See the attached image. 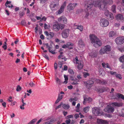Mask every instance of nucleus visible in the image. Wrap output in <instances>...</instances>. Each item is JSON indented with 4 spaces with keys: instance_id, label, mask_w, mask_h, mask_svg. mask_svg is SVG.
<instances>
[{
    "instance_id": "f3484780",
    "label": "nucleus",
    "mask_w": 124,
    "mask_h": 124,
    "mask_svg": "<svg viewBox=\"0 0 124 124\" xmlns=\"http://www.w3.org/2000/svg\"><path fill=\"white\" fill-rule=\"evenodd\" d=\"M105 111L109 113L113 112L114 111V108L108 106L105 109Z\"/></svg>"
},
{
    "instance_id": "13d9d810",
    "label": "nucleus",
    "mask_w": 124,
    "mask_h": 124,
    "mask_svg": "<svg viewBox=\"0 0 124 124\" xmlns=\"http://www.w3.org/2000/svg\"><path fill=\"white\" fill-rule=\"evenodd\" d=\"M62 105V102L61 103L60 105H59L57 106L56 107V109H58V108H61V107Z\"/></svg>"
},
{
    "instance_id": "6e6d98bb",
    "label": "nucleus",
    "mask_w": 124,
    "mask_h": 124,
    "mask_svg": "<svg viewBox=\"0 0 124 124\" xmlns=\"http://www.w3.org/2000/svg\"><path fill=\"white\" fill-rule=\"evenodd\" d=\"M107 83V82L105 80H103L101 81V84H106Z\"/></svg>"
},
{
    "instance_id": "338daca9",
    "label": "nucleus",
    "mask_w": 124,
    "mask_h": 124,
    "mask_svg": "<svg viewBox=\"0 0 124 124\" xmlns=\"http://www.w3.org/2000/svg\"><path fill=\"white\" fill-rule=\"evenodd\" d=\"M96 82L97 83H101V81L100 79H97L96 80Z\"/></svg>"
},
{
    "instance_id": "7c9ffc66",
    "label": "nucleus",
    "mask_w": 124,
    "mask_h": 124,
    "mask_svg": "<svg viewBox=\"0 0 124 124\" xmlns=\"http://www.w3.org/2000/svg\"><path fill=\"white\" fill-rule=\"evenodd\" d=\"M102 64L103 67L104 68H110L109 64L108 63H102Z\"/></svg>"
},
{
    "instance_id": "5701e85b",
    "label": "nucleus",
    "mask_w": 124,
    "mask_h": 124,
    "mask_svg": "<svg viewBox=\"0 0 124 124\" xmlns=\"http://www.w3.org/2000/svg\"><path fill=\"white\" fill-rule=\"evenodd\" d=\"M78 44L79 46L80 47H83L85 46L84 44V42L81 39H80L78 41Z\"/></svg>"
},
{
    "instance_id": "680f3d73",
    "label": "nucleus",
    "mask_w": 124,
    "mask_h": 124,
    "mask_svg": "<svg viewBox=\"0 0 124 124\" xmlns=\"http://www.w3.org/2000/svg\"><path fill=\"white\" fill-rule=\"evenodd\" d=\"M2 47L4 50H6L7 48V46L6 45L3 44V45L2 46Z\"/></svg>"
},
{
    "instance_id": "2eb2a0df",
    "label": "nucleus",
    "mask_w": 124,
    "mask_h": 124,
    "mask_svg": "<svg viewBox=\"0 0 124 124\" xmlns=\"http://www.w3.org/2000/svg\"><path fill=\"white\" fill-rule=\"evenodd\" d=\"M77 5V3H72L69 4L67 7V9L70 11L71 10H73L75 8V6Z\"/></svg>"
},
{
    "instance_id": "37998d69",
    "label": "nucleus",
    "mask_w": 124,
    "mask_h": 124,
    "mask_svg": "<svg viewBox=\"0 0 124 124\" xmlns=\"http://www.w3.org/2000/svg\"><path fill=\"white\" fill-rule=\"evenodd\" d=\"M75 77V76L74 75L70 76V79L72 80H74L75 81H76V79L75 78L74 79Z\"/></svg>"
},
{
    "instance_id": "cd10ccee",
    "label": "nucleus",
    "mask_w": 124,
    "mask_h": 124,
    "mask_svg": "<svg viewBox=\"0 0 124 124\" xmlns=\"http://www.w3.org/2000/svg\"><path fill=\"white\" fill-rule=\"evenodd\" d=\"M116 33L114 31H110L109 34V36L110 37H113L116 36Z\"/></svg>"
},
{
    "instance_id": "c9c22d12",
    "label": "nucleus",
    "mask_w": 124,
    "mask_h": 124,
    "mask_svg": "<svg viewBox=\"0 0 124 124\" xmlns=\"http://www.w3.org/2000/svg\"><path fill=\"white\" fill-rule=\"evenodd\" d=\"M25 14V13L23 12H20L19 13V15L20 18H21Z\"/></svg>"
},
{
    "instance_id": "a878e982",
    "label": "nucleus",
    "mask_w": 124,
    "mask_h": 124,
    "mask_svg": "<svg viewBox=\"0 0 124 124\" xmlns=\"http://www.w3.org/2000/svg\"><path fill=\"white\" fill-rule=\"evenodd\" d=\"M74 27L75 29L79 30L81 32L83 30V28L82 25L77 26L75 25V24L74 25Z\"/></svg>"
},
{
    "instance_id": "09e8293b",
    "label": "nucleus",
    "mask_w": 124,
    "mask_h": 124,
    "mask_svg": "<svg viewBox=\"0 0 124 124\" xmlns=\"http://www.w3.org/2000/svg\"><path fill=\"white\" fill-rule=\"evenodd\" d=\"M71 120L69 119L65 121V122L66 124H71Z\"/></svg>"
},
{
    "instance_id": "7ed1b4c3",
    "label": "nucleus",
    "mask_w": 124,
    "mask_h": 124,
    "mask_svg": "<svg viewBox=\"0 0 124 124\" xmlns=\"http://www.w3.org/2000/svg\"><path fill=\"white\" fill-rule=\"evenodd\" d=\"M95 2L91 0H87L85 4V7L86 9L85 10L86 12L87 11H91L93 9V6Z\"/></svg>"
},
{
    "instance_id": "49530a36",
    "label": "nucleus",
    "mask_w": 124,
    "mask_h": 124,
    "mask_svg": "<svg viewBox=\"0 0 124 124\" xmlns=\"http://www.w3.org/2000/svg\"><path fill=\"white\" fill-rule=\"evenodd\" d=\"M79 81V79H76V81L74 82H72V84L73 85H76L78 84V82Z\"/></svg>"
},
{
    "instance_id": "20e7f679",
    "label": "nucleus",
    "mask_w": 124,
    "mask_h": 124,
    "mask_svg": "<svg viewBox=\"0 0 124 124\" xmlns=\"http://www.w3.org/2000/svg\"><path fill=\"white\" fill-rule=\"evenodd\" d=\"M111 47L109 45H107L102 47L99 51V54H108L109 52L111 51Z\"/></svg>"
},
{
    "instance_id": "c756f323",
    "label": "nucleus",
    "mask_w": 124,
    "mask_h": 124,
    "mask_svg": "<svg viewBox=\"0 0 124 124\" xmlns=\"http://www.w3.org/2000/svg\"><path fill=\"white\" fill-rule=\"evenodd\" d=\"M52 48L49 46V47H48V50L51 53L53 54H56V52H54V50H52Z\"/></svg>"
},
{
    "instance_id": "de8ad7c7",
    "label": "nucleus",
    "mask_w": 124,
    "mask_h": 124,
    "mask_svg": "<svg viewBox=\"0 0 124 124\" xmlns=\"http://www.w3.org/2000/svg\"><path fill=\"white\" fill-rule=\"evenodd\" d=\"M109 73L111 74L112 75H116V72L113 71H110L109 72Z\"/></svg>"
},
{
    "instance_id": "9b49d317",
    "label": "nucleus",
    "mask_w": 124,
    "mask_h": 124,
    "mask_svg": "<svg viewBox=\"0 0 124 124\" xmlns=\"http://www.w3.org/2000/svg\"><path fill=\"white\" fill-rule=\"evenodd\" d=\"M69 30L68 29H66L63 30L62 33V37L64 38H67L69 35Z\"/></svg>"
},
{
    "instance_id": "f8f14e48",
    "label": "nucleus",
    "mask_w": 124,
    "mask_h": 124,
    "mask_svg": "<svg viewBox=\"0 0 124 124\" xmlns=\"http://www.w3.org/2000/svg\"><path fill=\"white\" fill-rule=\"evenodd\" d=\"M44 33L46 35L47 39L48 40L52 39L54 35V33L53 32H51L48 33L47 31H44Z\"/></svg>"
},
{
    "instance_id": "052dcab7",
    "label": "nucleus",
    "mask_w": 124,
    "mask_h": 124,
    "mask_svg": "<svg viewBox=\"0 0 124 124\" xmlns=\"http://www.w3.org/2000/svg\"><path fill=\"white\" fill-rule=\"evenodd\" d=\"M63 97L62 95H61L60 94H59L58 97V98L60 99V100H61L62 98Z\"/></svg>"
},
{
    "instance_id": "9d476101",
    "label": "nucleus",
    "mask_w": 124,
    "mask_h": 124,
    "mask_svg": "<svg viewBox=\"0 0 124 124\" xmlns=\"http://www.w3.org/2000/svg\"><path fill=\"white\" fill-rule=\"evenodd\" d=\"M105 10L104 14L108 17V18L110 20L113 19L114 18L113 14L109 12L108 10L106 9Z\"/></svg>"
},
{
    "instance_id": "6e6552de",
    "label": "nucleus",
    "mask_w": 124,
    "mask_h": 124,
    "mask_svg": "<svg viewBox=\"0 0 124 124\" xmlns=\"http://www.w3.org/2000/svg\"><path fill=\"white\" fill-rule=\"evenodd\" d=\"M100 25L102 27H106L109 24L108 21L105 19H101L100 21Z\"/></svg>"
},
{
    "instance_id": "5fc2aeb1",
    "label": "nucleus",
    "mask_w": 124,
    "mask_h": 124,
    "mask_svg": "<svg viewBox=\"0 0 124 124\" xmlns=\"http://www.w3.org/2000/svg\"><path fill=\"white\" fill-rule=\"evenodd\" d=\"M29 85L31 87H33L35 86V84L32 82H31L29 84Z\"/></svg>"
},
{
    "instance_id": "a18cd8bd",
    "label": "nucleus",
    "mask_w": 124,
    "mask_h": 124,
    "mask_svg": "<svg viewBox=\"0 0 124 124\" xmlns=\"http://www.w3.org/2000/svg\"><path fill=\"white\" fill-rule=\"evenodd\" d=\"M89 76V74L88 73L86 72H85L83 75L84 77L85 78H86L87 76Z\"/></svg>"
},
{
    "instance_id": "393cba45",
    "label": "nucleus",
    "mask_w": 124,
    "mask_h": 124,
    "mask_svg": "<svg viewBox=\"0 0 124 124\" xmlns=\"http://www.w3.org/2000/svg\"><path fill=\"white\" fill-rule=\"evenodd\" d=\"M112 104L113 106L120 107L122 106L123 104L122 103H119L117 102H114L112 103Z\"/></svg>"
},
{
    "instance_id": "bb28decb",
    "label": "nucleus",
    "mask_w": 124,
    "mask_h": 124,
    "mask_svg": "<svg viewBox=\"0 0 124 124\" xmlns=\"http://www.w3.org/2000/svg\"><path fill=\"white\" fill-rule=\"evenodd\" d=\"M62 107L64 109H69L70 107V106L68 104H65L62 103Z\"/></svg>"
},
{
    "instance_id": "c85d7f7f",
    "label": "nucleus",
    "mask_w": 124,
    "mask_h": 124,
    "mask_svg": "<svg viewBox=\"0 0 124 124\" xmlns=\"http://www.w3.org/2000/svg\"><path fill=\"white\" fill-rule=\"evenodd\" d=\"M90 108V107L89 106L85 107L83 109V111L85 113H86L89 111Z\"/></svg>"
},
{
    "instance_id": "4be33fe9",
    "label": "nucleus",
    "mask_w": 124,
    "mask_h": 124,
    "mask_svg": "<svg viewBox=\"0 0 124 124\" xmlns=\"http://www.w3.org/2000/svg\"><path fill=\"white\" fill-rule=\"evenodd\" d=\"M116 97L115 98V99L121 98L124 100V95L119 93H118L115 95Z\"/></svg>"
},
{
    "instance_id": "603ef678",
    "label": "nucleus",
    "mask_w": 124,
    "mask_h": 124,
    "mask_svg": "<svg viewBox=\"0 0 124 124\" xmlns=\"http://www.w3.org/2000/svg\"><path fill=\"white\" fill-rule=\"evenodd\" d=\"M100 122L102 123H105L107 124L108 123V121H107L103 120L102 119H100Z\"/></svg>"
},
{
    "instance_id": "f257e3e1",
    "label": "nucleus",
    "mask_w": 124,
    "mask_h": 124,
    "mask_svg": "<svg viewBox=\"0 0 124 124\" xmlns=\"http://www.w3.org/2000/svg\"><path fill=\"white\" fill-rule=\"evenodd\" d=\"M89 37L92 43L95 47H97L101 45L102 43L100 40L95 35L91 34Z\"/></svg>"
},
{
    "instance_id": "4468645a",
    "label": "nucleus",
    "mask_w": 124,
    "mask_h": 124,
    "mask_svg": "<svg viewBox=\"0 0 124 124\" xmlns=\"http://www.w3.org/2000/svg\"><path fill=\"white\" fill-rule=\"evenodd\" d=\"M66 1L64 2L61 7L60 9L56 12V13L57 14H61L63 11L65 7L66 6Z\"/></svg>"
},
{
    "instance_id": "0e129e2a",
    "label": "nucleus",
    "mask_w": 124,
    "mask_h": 124,
    "mask_svg": "<svg viewBox=\"0 0 124 124\" xmlns=\"http://www.w3.org/2000/svg\"><path fill=\"white\" fill-rule=\"evenodd\" d=\"M24 105L23 104L21 106H20V108L22 109H24V108L23 107H24Z\"/></svg>"
},
{
    "instance_id": "69168bd1",
    "label": "nucleus",
    "mask_w": 124,
    "mask_h": 124,
    "mask_svg": "<svg viewBox=\"0 0 124 124\" xmlns=\"http://www.w3.org/2000/svg\"><path fill=\"white\" fill-rule=\"evenodd\" d=\"M68 69V67L67 66L65 65L64 66L63 70H67Z\"/></svg>"
},
{
    "instance_id": "473e14b6",
    "label": "nucleus",
    "mask_w": 124,
    "mask_h": 124,
    "mask_svg": "<svg viewBox=\"0 0 124 124\" xmlns=\"http://www.w3.org/2000/svg\"><path fill=\"white\" fill-rule=\"evenodd\" d=\"M64 77L65 78V81L64 82V83H65V84H66L68 82V76L65 75H64Z\"/></svg>"
},
{
    "instance_id": "2f4dec72",
    "label": "nucleus",
    "mask_w": 124,
    "mask_h": 124,
    "mask_svg": "<svg viewBox=\"0 0 124 124\" xmlns=\"http://www.w3.org/2000/svg\"><path fill=\"white\" fill-rule=\"evenodd\" d=\"M116 6L115 5H113L111 7V10L114 13H116Z\"/></svg>"
},
{
    "instance_id": "e2e57ef3",
    "label": "nucleus",
    "mask_w": 124,
    "mask_h": 124,
    "mask_svg": "<svg viewBox=\"0 0 124 124\" xmlns=\"http://www.w3.org/2000/svg\"><path fill=\"white\" fill-rule=\"evenodd\" d=\"M74 117L76 119H77L79 117V115L78 114H76L74 116Z\"/></svg>"
},
{
    "instance_id": "a19ab883",
    "label": "nucleus",
    "mask_w": 124,
    "mask_h": 124,
    "mask_svg": "<svg viewBox=\"0 0 124 124\" xmlns=\"http://www.w3.org/2000/svg\"><path fill=\"white\" fill-rule=\"evenodd\" d=\"M43 56L46 59L48 60H49V57L46 54H42Z\"/></svg>"
},
{
    "instance_id": "6ab92c4d",
    "label": "nucleus",
    "mask_w": 124,
    "mask_h": 124,
    "mask_svg": "<svg viewBox=\"0 0 124 124\" xmlns=\"http://www.w3.org/2000/svg\"><path fill=\"white\" fill-rule=\"evenodd\" d=\"M58 21L59 22L63 21V23L65 24H67V19L64 16H62L59 18Z\"/></svg>"
},
{
    "instance_id": "3c124183",
    "label": "nucleus",
    "mask_w": 124,
    "mask_h": 124,
    "mask_svg": "<svg viewBox=\"0 0 124 124\" xmlns=\"http://www.w3.org/2000/svg\"><path fill=\"white\" fill-rule=\"evenodd\" d=\"M118 50L122 53L124 52V46L121 48H119Z\"/></svg>"
},
{
    "instance_id": "0eeeda50",
    "label": "nucleus",
    "mask_w": 124,
    "mask_h": 124,
    "mask_svg": "<svg viewBox=\"0 0 124 124\" xmlns=\"http://www.w3.org/2000/svg\"><path fill=\"white\" fill-rule=\"evenodd\" d=\"M92 112L93 115L95 116H100L101 114L100 109L96 107L92 108Z\"/></svg>"
},
{
    "instance_id": "79ce46f5",
    "label": "nucleus",
    "mask_w": 124,
    "mask_h": 124,
    "mask_svg": "<svg viewBox=\"0 0 124 124\" xmlns=\"http://www.w3.org/2000/svg\"><path fill=\"white\" fill-rule=\"evenodd\" d=\"M22 90L21 87L20 85H17L16 89V91L17 92H19L21 91Z\"/></svg>"
},
{
    "instance_id": "bf43d9fd",
    "label": "nucleus",
    "mask_w": 124,
    "mask_h": 124,
    "mask_svg": "<svg viewBox=\"0 0 124 124\" xmlns=\"http://www.w3.org/2000/svg\"><path fill=\"white\" fill-rule=\"evenodd\" d=\"M49 27H50V26H48V25L46 23H45L44 24V28L45 29H49Z\"/></svg>"
},
{
    "instance_id": "4c0bfd02",
    "label": "nucleus",
    "mask_w": 124,
    "mask_h": 124,
    "mask_svg": "<svg viewBox=\"0 0 124 124\" xmlns=\"http://www.w3.org/2000/svg\"><path fill=\"white\" fill-rule=\"evenodd\" d=\"M56 81L57 84L60 85L61 84V82L60 79L58 78H56Z\"/></svg>"
},
{
    "instance_id": "58836bf2",
    "label": "nucleus",
    "mask_w": 124,
    "mask_h": 124,
    "mask_svg": "<svg viewBox=\"0 0 124 124\" xmlns=\"http://www.w3.org/2000/svg\"><path fill=\"white\" fill-rule=\"evenodd\" d=\"M73 46V44L71 42H69L67 43V48H69L70 46L72 47Z\"/></svg>"
},
{
    "instance_id": "39448f33",
    "label": "nucleus",
    "mask_w": 124,
    "mask_h": 124,
    "mask_svg": "<svg viewBox=\"0 0 124 124\" xmlns=\"http://www.w3.org/2000/svg\"><path fill=\"white\" fill-rule=\"evenodd\" d=\"M64 24L58 23L53 24L52 26L53 30L57 32L59 31L60 29L62 30L64 28Z\"/></svg>"
},
{
    "instance_id": "1a4fd4ad",
    "label": "nucleus",
    "mask_w": 124,
    "mask_h": 124,
    "mask_svg": "<svg viewBox=\"0 0 124 124\" xmlns=\"http://www.w3.org/2000/svg\"><path fill=\"white\" fill-rule=\"evenodd\" d=\"M116 43L118 45H121L124 43V37H119L117 38L115 40Z\"/></svg>"
},
{
    "instance_id": "4d7b16f0",
    "label": "nucleus",
    "mask_w": 124,
    "mask_h": 124,
    "mask_svg": "<svg viewBox=\"0 0 124 124\" xmlns=\"http://www.w3.org/2000/svg\"><path fill=\"white\" fill-rule=\"evenodd\" d=\"M21 23L22 25H25L26 24V22L24 20H22L21 22Z\"/></svg>"
},
{
    "instance_id": "c03bdc74",
    "label": "nucleus",
    "mask_w": 124,
    "mask_h": 124,
    "mask_svg": "<svg viewBox=\"0 0 124 124\" xmlns=\"http://www.w3.org/2000/svg\"><path fill=\"white\" fill-rule=\"evenodd\" d=\"M85 12L86 13V14L85 16V18H86L87 19L88 18V16L89 15V12H91L92 11H87V12H86L85 11Z\"/></svg>"
},
{
    "instance_id": "b1692460",
    "label": "nucleus",
    "mask_w": 124,
    "mask_h": 124,
    "mask_svg": "<svg viewBox=\"0 0 124 124\" xmlns=\"http://www.w3.org/2000/svg\"><path fill=\"white\" fill-rule=\"evenodd\" d=\"M97 53L95 51H93L89 54L90 56L92 58L96 57L97 56Z\"/></svg>"
},
{
    "instance_id": "774afa93",
    "label": "nucleus",
    "mask_w": 124,
    "mask_h": 124,
    "mask_svg": "<svg viewBox=\"0 0 124 124\" xmlns=\"http://www.w3.org/2000/svg\"><path fill=\"white\" fill-rule=\"evenodd\" d=\"M6 103L5 102H3L2 104V106L4 108L6 107Z\"/></svg>"
},
{
    "instance_id": "aec40b11",
    "label": "nucleus",
    "mask_w": 124,
    "mask_h": 124,
    "mask_svg": "<svg viewBox=\"0 0 124 124\" xmlns=\"http://www.w3.org/2000/svg\"><path fill=\"white\" fill-rule=\"evenodd\" d=\"M116 19L117 21H121L123 22H124V17H123V15L121 14H117L116 16Z\"/></svg>"
},
{
    "instance_id": "72a5a7b5",
    "label": "nucleus",
    "mask_w": 124,
    "mask_h": 124,
    "mask_svg": "<svg viewBox=\"0 0 124 124\" xmlns=\"http://www.w3.org/2000/svg\"><path fill=\"white\" fill-rule=\"evenodd\" d=\"M119 60L120 62L124 63V55L120 57Z\"/></svg>"
},
{
    "instance_id": "ea45409f",
    "label": "nucleus",
    "mask_w": 124,
    "mask_h": 124,
    "mask_svg": "<svg viewBox=\"0 0 124 124\" xmlns=\"http://www.w3.org/2000/svg\"><path fill=\"white\" fill-rule=\"evenodd\" d=\"M54 121L53 119H51L49 121L45 122V124H51Z\"/></svg>"
},
{
    "instance_id": "864d4df0",
    "label": "nucleus",
    "mask_w": 124,
    "mask_h": 124,
    "mask_svg": "<svg viewBox=\"0 0 124 124\" xmlns=\"http://www.w3.org/2000/svg\"><path fill=\"white\" fill-rule=\"evenodd\" d=\"M116 78H118L119 79H121L122 78L120 74H116Z\"/></svg>"
},
{
    "instance_id": "dca6fc26",
    "label": "nucleus",
    "mask_w": 124,
    "mask_h": 124,
    "mask_svg": "<svg viewBox=\"0 0 124 124\" xmlns=\"http://www.w3.org/2000/svg\"><path fill=\"white\" fill-rule=\"evenodd\" d=\"M84 101L83 103L84 104H85L86 102H90L92 101V99L91 98L88 97L87 96H84Z\"/></svg>"
},
{
    "instance_id": "412c9836",
    "label": "nucleus",
    "mask_w": 124,
    "mask_h": 124,
    "mask_svg": "<svg viewBox=\"0 0 124 124\" xmlns=\"http://www.w3.org/2000/svg\"><path fill=\"white\" fill-rule=\"evenodd\" d=\"M94 83V82L93 81L90 80L86 82V86L88 89L91 88L92 86V85Z\"/></svg>"
},
{
    "instance_id": "a211bd4d",
    "label": "nucleus",
    "mask_w": 124,
    "mask_h": 124,
    "mask_svg": "<svg viewBox=\"0 0 124 124\" xmlns=\"http://www.w3.org/2000/svg\"><path fill=\"white\" fill-rule=\"evenodd\" d=\"M109 89L107 87H102L101 88L97 89V91L101 93L106 91H109Z\"/></svg>"
},
{
    "instance_id": "8fccbe9b",
    "label": "nucleus",
    "mask_w": 124,
    "mask_h": 124,
    "mask_svg": "<svg viewBox=\"0 0 124 124\" xmlns=\"http://www.w3.org/2000/svg\"><path fill=\"white\" fill-rule=\"evenodd\" d=\"M73 117V115H70L67 116L66 117V119H69L70 118H72Z\"/></svg>"
},
{
    "instance_id": "e433bc0d",
    "label": "nucleus",
    "mask_w": 124,
    "mask_h": 124,
    "mask_svg": "<svg viewBox=\"0 0 124 124\" xmlns=\"http://www.w3.org/2000/svg\"><path fill=\"white\" fill-rule=\"evenodd\" d=\"M36 118H35L31 120L29 123L27 124H33L35 122L37 121Z\"/></svg>"
},
{
    "instance_id": "ddd939ff",
    "label": "nucleus",
    "mask_w": 124,
    "mask_h": 124,
    "mask_svg": "<svg viewBox=\"0 0 124 124\" xmlns=\"http://www.w3.org/2000/svg\"><path fill=\"white\" fill-rule=\"evenodd\" d=\"M58 5V3L55 4L54 2H52L50 5V7L52 11L55 10L57 9V6Z\"/></svg>"
},
{
    "instance_id": "f704fd0d",
    "label": "nucleus",
    "mask_w": 124,
    "mask_h": 124,
    "mask_svg": "<svg viewBox=\"0 0 124 124\" xmlns=\"http://www.w3.org/2000/svg\"><path fill=\"white\" fill-rule=\"evenodd\" d=\"M68 72L71 75H74L75 73V72L73 70L70 68H69L68 69Z\"/></svg>"
},
{
    "instance_id": "423d86ee",
    "label": "nucleus",
    "mask_w": 124,
    "mask_h": 124,
    "mask_svg": "<svg viewBox=\"0 0 124 124\" xmlns=\"http://www.w3.org/2000/svg\"><path fill=\"white\" fill-rule=\"evenodd\" d=\"M73 62L74 64H78L77 68L78 69L81 70L82 69L84 66L83 63L82 61L78 60L77 56H76L75 59H73Z\"/></svg>"
},
{
    "instance_id": "f03ea898",
    "label": "nucleus",
    "mask_w": 124,
    "mask_h": 124,
    "mask_svg": "<svg viewBox=\"0 0 124 124\" xmlns=\"http://www.w3.org/2000/svg\"><path fill=\"white\" fill-rule=\"evenodd\" d=\"M94 6L95 7H98L101 10H105L107 9V3L103 1L101 2L96 1L94 4Z\"/></svg>"
}]
</instances>
